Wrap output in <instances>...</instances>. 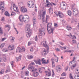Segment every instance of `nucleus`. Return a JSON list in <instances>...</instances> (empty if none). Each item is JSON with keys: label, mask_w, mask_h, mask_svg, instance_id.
Segmentation results:
<instances>
[{"label": "nucleus", "mask_w": 79, "mask_h": 79, "mask_svg": "<svg viewBox=\"0 0 79 79\" xmlns=\"http://www.w3.org/2000/svg\"><path fill=\"white\" fill-rule=\"evenodd\" d=\"M25 52V48L23 47L22 48H21L20 50V52Z\"/></svg>", "instance_id": "473e14b6"}, {"label": "nucleus", "mask_w": 79, "mask_h": 79, "mask_svg": "<svg viewBox=\"0 0 79 79\" xmlns=\"http://www.w3.org/2000/svg\"><path fill=\"white\" fill-rule=\"evenodd\" d=\"M15 29L16 32H17V34H18L19 32H18V30H16V28H14Z\"/></svg>", "instance_id": "680f3d73"}, {"label": "nucleus", "mask_w": 79, "mask_h": 79, "mask_svg": "<svg viewBox=\"0 0 79 79\" xmlns=\"http://www.w3.org/2000/svg\"><path fill=\"white\" fill-rule=\"evenodd\" d=\"M51 28H53V27H52V23H49L47 24V30L48 31L49 29Z\"/></svg>", "instance_id": "9b49d317"}, {"label": "nucleus", "mask_w": 79, "mask_h": 79, "mask_svg": "<svg viewBox=\"0 0 79 79\" xmlns=\"http://www.w3.org/2000/svg\"><path fill=\"white\" fill-rule=\"evenodd\" d=\"M35 64H34V62H32L31 63L28 67V69L29 70H30V69H32L31 71V72H35L37 71V69H35V68H34V67L32 66L33 65H34Z\"/></svg>", "instance_id": "20e7f679"}, {"label": "nucleus", "mask_w": 79, "mask_h": 79, "mask_svg": "<svg viewBox=\"0 0 79 79\" xmlns=\"http://www.w3.org/2000/svg\"><path fill=\"white\" fill-rule=\"evenodd\" d=\"M57 69L56 70V71L58 73H60V71H61L62 69L61 66L60 65L57 66Z\"/></svg>", "instance_id": "1a4fd4ad"}, {"label": "nucleus", "mask_w": 79, "mask_h": 79, "mask_svg": "<svg viewBox=\"0 0 79 79\" xmlns=\"http://www.w3.org/2000/svg\"><path fill=\"white\" fill-rule=\"evenodd\" d=\"M49 63V60H47V62H43V63H44V64H48Z\"/></svg>", "instance_id": "4c0bfd02"}, {"label": "nucleus", "mask_w": 79, "mask_h": 79, "mask_svg": "<svg viewBox=\"0 0 79 79\" xmlns=\"http://www.w3.org/2000/svg\"><path fill=\"white\" fill-rule=\"evenodd\" d=\"M52 77H54V75H55V73H54V71L53 70H52Z\"/></svg>", "instance_id": "864d4df0"}, {"label": "nucleus", "mask_w": 79, "mask_h": 79, "mask_svg": "<svg viewBox=\"0 0 79 79\" xmlns=\"http://www.w3.org/2000/svg\"><path fill=\"white\" fill-rule=\"evenodd\" d=\"M38 40L37 39V36H36L35 38V41H37Z\"/></svg>", "instance_id": "0e129e2a"}, {"label": "nucleus", "mask_w": 79, "mask_h": 79, "mask_svg": "<svg viewBox=\"0 0 79 79\" xmlns=\"http://www.w3.org/2000/svg\"><path fill=\"white\" fill-rule=\"evenodd\" d=\"M59 43L60 44V45H64V44L62 42H60Z\"/></svg>", "instance_id": "69168bd1"}, {"label": "nucleus", "mask_w": 79, "mask_h": 79, "mask_svg": "<svg viewBox=\"0 0 79 79\" xmlns=\"http://www.w3.org/2000/svg\"><path fill=\"white\" fill-rule=\"evenodd\" d=\"M5 72V71H4V69L2 70L1 71H0V74H3Z\"/></svg>", "instance_id": "72a5a7b5"}, {"label": "nucleus", "mask_w": 79, "mask_h": 79, "mask_svg": "<svg viewBox=\"0 0 79 79\" xmlns=\"http://www.w3.org/2000/svg\"><path fill=\"white\" fill-rule=\"evenodd\" d=\"M3 30L1 27H0V34H3Z\"/></svg>", "instance_id": "c9c22d12"}, {"label": "nucleus", "mask_w": 79, "mask_h": 79, "mask_svg": "<svg viewBox=\"0 0 79 79\" xmlns=\"http://www.w3.org/2000/svg\"><path fill=\"white\" fill-rule=\"evenodd\" d=\"M76 63H75L74 64V65H73V66L72 67H73V68H75V67H76Z\"/></svg>", "instance_id": "e2e57ef3"}, {"label": "nucleus", "mask_w": 79, "mask_h": 79, "mask_svg": "<svg viewBox=\"0 0 79 79\" xmlns=\"http://www.w3.org/2000/svg\"><path fill=\"white\" fill-rule=\"evenodd\" d=\"M5 45V44H1L0 45V47L1 48H3V47H4Z\"/></svg>", "instance_id": "58836bf2"}, {"label": "nucleus", "mask_w": 79, "mask_h": 79, "mask_svg": "<svg viewBox=\"0 0 79 79\" xmlns=\"http://www.w3.org/2000/svg\"><path fill=\"white\" fill-rule=\"evenodd\" d=\"M20 10L21 12L23 13H27V11L26 8H24L23 6L21 7Z\"/></svg>", "instance_id": "0eeeda50"}, {"label": "nucleus", "mask_w": 79, "mask_h": 79, "mask_svg": "<svg viewBox=\"0 0 79 79\" xmlns=\"http://www.w3.org/2000/svg\"><path fill=\"white\" fill-rule=\"evenodd\" d=\"M50 29L48 30V32L49 34H51L52 33L53 34V31L55 30V29L53 28H49Z\"/></svg>", "instance_id": "9d476101"}, {"label": "nucleus", "mask_w": 79, "mask_h": 79, "mask_svg": "<svg viewBox=\"0 0 79 79\" xmlns=\"http://www.w3.org/2000/svg\"><path fill=\"white\" fill-rule=\"evenodd\" d=\"M5 15L6 16H10V14L8 13V12L7 11L5 12Z\"/></svg>", "instance_id": "393cba45"}, {"label": "nucleus", "mask_w": 79, "mask_h": 79, "mask_svg": "<svg viewBox=\"0 0 79 79\" xmlns=\"http://www.w3.org/2000/svg\"><path fill=\"white\" fill-rule=\"evenodd\" d=\"M48 10L50 13H52V14H53V8L50 7V8L48 9Z\"/></svg>", "instance_id": "a211bd4d"}, {"label": "nucleus", "mask_w": 79, "mask_h": 79, "mask_svg": "<svg viewBox=\"0 0 79 79\" xmlns=\"http://www.w3.org/2000/svg\"><path fill=\"white\" fill-rule=\"evenodd\" d=\"M0 10H2V12H4V11H5V9L4 8V7L2 6L1 7V8H0Z\"/></svg>", "instance_id": "5701e85b"}, {"label": "nucleus", "mask_w": 79, "mask_h": 79, "mask_svg": "<svg viewBox=\"0 0 79 79\" xmlns=\"http://www.w3.org/2000/svg\"><path fill=\"white\" fill-rule=\"evenodd\" d=\"M69 77L70 79H74L73 78V77L72 76V73H70L69 75Z\"/></svg>", "instance_id": "7c9ffc66"}, {"label": "nucleus", "mask_w": 79, "mask_h": 79, "mask_svg": "<svg viewBox=\"0 0 79 79\" xmlns=\"http://www.w3.org/2000/svg\"><path fill=\"white\" fill-rule=\"evenodd\" d=\"M6 39V38H4L2 39V41H4Z\"/></svg>", "instance_id": "774afa93"}, {"label": "nucleus", "mask_w": 79, "mask_h": 79, "mask_svg": "<svg viewBox=\"0 0 79 79\" xmlns=\"http://www.w3.org/2000/svg\"><path fill=\"white\" fill-rule=\"evenodd\" d=\"M32 44V43L31 42H29L28 43V46H29L30 45H31Z\"/></svg>", "instance_id": "79ce46f5"}, {"label": "nucleus", "mask_w": 79, "mask_h": 79, "mask_svg": "<svg viewBox=\"0 0 79 79\" xmlns=\"http://www.w3.org/2000/svg\"><path fill=\"white\" fill-rule=\"evenodd\" d=\"M3 60L5 62H6V57H3Z\"/></svg>", "instance_id": "49530a36"}, {"label": "nucleus", "mask_w": 79, "mask_h": 79, "mask_svg": "<svg viewBox=\"0 0 79 79\" xmlns=\"http://www.w3.org/2000/svg\"><path fill=\"white\" fill-rule=\"evenodd\" d=\"M4 19H5V18H4V17H3L2 18V19L1 20V21H3L4 20Z\"/></svg>", "instance_id": "338daca9"}, {"label": "nucleus", "mask_w": 79, "mask_h": 79, "mask_svg": "<svg viewBox=\"0 0 79 79\" xmlns=\"http://www.w3.org/2000/svg\"><path fill=\"white\" fill-rule=\"evenodd\" d=\"M14 63V61H12L10 62V64L12 66V68H13V66H14L13 63Z\"/></svg>", "instance_id": "ea45409f"}, {"label": "nucleus", "mask_w": 79, "mask_h": 79, "mask_svg": "<svg viewBox=\"0 0 79 79\" xmlns=\"http://www.w3.org/2000/svg\"><path fill=\"white\" fill-rule=\"evenodd\" d=\"M4 4V2H1V4H0V6H2V5H3Z\"/></svg>", "instance_id": "052dcab7"}, {"label": "nucleus", "mask_w": 79, "mask_h": 79, "mask_svg": "<svg viewBox=\"0 0 79 79\" xmlns=\"http://www.w3.org/2000/svg\"><path fill=\"white\" fill-rule=\"evenodd\" d=\"M21 55H20L19 57L17 58V61H19L21 60Z\"/></svg>", "instance_id": "c756f323"}, {"label": "nucleus", "mask_w": 79, "mask_h": 79, "mask_svg": "<svg viewBox=\"0 0 79 79\" xmlns=\"http://www.w3.org/2000/svg\"><path fill=\"white\" fill-rule=\"evenodd\" d=\"M15 15H16V14L15 12H12L11 14V15H10L11 16L12 15H15Z\"/></svg>", "instance_id": "de8ad7c7"}, {"label": "nucleus", "mask_w": 79, "mask_h": 79, "mask_svg": "<svg viewBox=\"0 0 79 79\" xmlns=\"http://www.w3.org/2000/svg\"><path fill=\"white\" fill-rule=\"evenodd\" d=\"M29 72L28 71H27L25 74V76H29Z\"/></svg>", "instance_id": "09e8293b"}, {"label": "nucleus", "mask_w": 79, "mask_h": 79, "mask_svg": "<svg viewBox=\"0 0 79 79\" xmlns=\"http://www.w3.org/2000/svg\"><path fill=\"white\" fill-rule=\"evenodd\" d=\"M54 26H55V27H58V24L57 23H54Z\"/></svg>", "instance_id": "bf43d9fd"}, {"label": "nucleus", "mask_w": 79, "mask_h": 79, "mask_svg": "<svg viewBox=\"0 0 79 79\" xmlns=\"http://www.w3.org/2000/svg\"><path fill=\"white\" fill-rule=\"evenodd\" d=\"M60 48H61L62 49V50H63V48H64V49H66V47H62L61 46H60Z\"/></svg>", "instance_id": "603ef678"}, {"label": "nucleus", "mask_w": 79, "mask_h": 79, "mask_svg": "<svg viewBox=\"0 0 79 79\" xmlns=\"http://www.w3.org/2000/svg\"><path fill=\"white\" fill-rule=\"evenodd\" d=\"M53 55L54 56L57 58L56 59H55V60H56V63H58V57H57L56 56V55H55V54H54V53H53Z\"/></svg>", "instance_id": "c85d7f7f"}, {"label": "nucleus", "mask_w": 79, "mask_h": 79, "mask_svg": "<svg viewBox=\"0 0 79 79\" xmlns=\"http://www.w3.org/2000/svg\"><path fill=\"white\" fill-rule=\"evenodd\" d=\"M55 50H56V51H57V52H60V49H59L58 48H56Z\"/></svg>", "instance_id": "13d9d810"}, {"label": "nucleus", "mask_w": 79, "mask_h": 79, "mask_svg": "<svg viewBox=\"0 0 79 79\" xmlns=\"http://www.w3.org/2000/svg\"><path fill=\"white\" fill-rule=\"evenodd\" d=\"M10 38L12 39H11V40L13 41L14 40V39H15V38L12 37V36H10Z\"/></svg>", "instance_id": "6e6d98bb"}, {"label": "nucleus", "mask_w": 79, "mask_h": 79, "mask_svg": "<svg viewBox=\"0 0 79 79\" xmlns=\"http://www.w3.org/2000/svg\"><path fill=\"white\" fill-rule=\"evenodd\" d=\"M21 48L19 47H17L16 50V52H21Z\"/></svg>", "instance_id": "f3484780"}, {"label": "nucleus", "mask_w": 79, "mask_h": 79, "mask_svg": "<svg viewBox=\"0 0 79 79\" xmlns=\"http://www.w3.org/2000/svg\"><path fill=\"white\" fill-rule=\"evenodd\" d=\"M41 44L43 45L44 47L46 48L47 50V51H44L42 53V55L44 56V55H46L48 53V52H49V51H48V50H49V47L47 44L44 43V41H43L41 43Z\"/></svg>", "instance_id": "f03ea898"}, {"label": "nucleus", "mask_w": 79, "mask_h": 79, "mask_svg": "<svg viewBox=\"0 0 79 79\" xmlns=\"http://www.w3.org/2000/svg\"><path fill=\"white\" fill-rule=\"evenodd\" d=\"M49 17V16H48V15H47L46 17V23H47V19H48V18Z\"/></svg>", "instance_id": "3c124183"}, {"label": "nucleus", "mask_w": 79, "mask_h": 79, "mask_svg": "<svg viewBox=\"0 0 79 79\" xmlns=\"http://www.w3.org/2000/svg\"><path fill=\"white\" fill-rule=\"evenodd\" d=\"M39 73L37 72H34L33 73V75L34 77H37V76H39Z\"/></svg>", "instance_id": "ddd939ff"}, {"label": "nucleus", "mask_w": 79, "mask_h": 79, "mask_svg": "<svg viewBox=\"0 0 79 79\" xmlns=\"http://www.w3.org/2000/svg\"><path fill=\"white\" fill-rule=\"evenodd\" d=\"M35 63L36 64H38L40 65L41 64V63H40V60H38L36 62H35Z\"/></svg>", "instance_id": "a878e982"}, {"label": "nucleus", "mask_w": 79, "mask_h": 79, "mask_svg": "<svg viewBox=\"0 0 79 79\" xmlns=\"http://www.w3.org/2000/svg\"><path fill=\"white\" fill-rule=\"evenodd\" d=\"M5 28H8L9 29L8 30V31H9L10 30V25H8L6 24L5 25Z\"/></svg>", "instance_id": "4468645a"}, {"label": "nucleus", "mask_w": 79, "mask_h": 79, "mask_svg": "<svg viewBox=\"0 0 79 79\" xmlns=\"http://www.w3.org/2000/svg\"><path fill=\"white\" fill-rule=\"evenodd\" d=\"M27 17H28V16L27 15H25L24 16V17H22V16H20L19 17V19L21 23H22L23 19L24 22L27 23V22H28V19H29V18Z\"/></svg>", "instance_id": "7ed1b4c3"}, {"label": "nucleus", "mask_w": 79, "mask_h": 79, "mask_svg": "<svg viewBox=\"0 0 79 79\" xmlns=\"http://www.w3.org/2000/svg\"><path fill=\"white\" fill-rule=\"evenodd\" d=\"M66 29L68 31H71V29H72V28L69 27V26H67L66 27Z\"/></svg>", "instance_id": "6ab92c4d"}, {"label": "nucleus", "mask_w": 79, "mask_h": 79, "mask_svg": "<svg viewBox=\"0 0 79 79\" xmlns=\"http://www.w3.org/2000/svg\"><path fill=\"white\" fill-rule=\"evenodd\" d=\"M39 71L40 73H42V69L40 68L39 69Z\"/></svg>", "instance_id": "a19ab883"}, {"label": "nucleus", "mask_w": 79, "mask_h": 79, "mask_svg": "<svg viewBox=\"0 0 79 79\" xmlns=\"http://www.w3.org/2000/svg\"><path fill=\"white\" fill-rule=\"evenodd\" d=\"M75 73H76V71L77 72H76V74H75V75H76V74H77V73H79V72H78V71H79V70H78V69H75Z\"/></svg>", "instance_id": "e433bc0d"}, {"label": "nucleus", "mask_w": 79, "mask_h": 79, "mask_svg": "<svg viewBox=\"0 0 79 79\" xmlns=\"http://www.w3.org/2000/svg\"><path fill=\"white\" fill-rule=\"evenodd\" d=\"M68 14L69 16H71V15L72 14L71 11V10H69L68 12Z\"/></svg>", "instance_id": "bb28decb"}, {"label": "nucleus", "mask_w": 79, "mask_h": 79, "mask_svg": "<svg viewBox=\"0 0 79 79\" xmlns=\"http://www.w3.org/2000/svg\"><path fill=\"white\" fill-rule=\"evenodd\" d=\"M8 48L9 50H13V48H12V47H11V46L10 45L8 47Z\"/></svg>", "instance_id": "2f4dec72"}, {"label": "nucleus", "mask_w": 79, "mask_h": 79, "mask_svg": "<svg viewBox=\"0 0 79 79\" xmlns=\"http://www.w3.org/2000/svg\"><path fill=\"white\" fill-rule=\"evenodd\" d=\"M79 14V10L77 9H74L73 10V14L74 16H76Z\"/></svg>", "instance_id": "423d86ee"}, {"label": "nucleus", "mask_w": 79, "mask_h": 79, "mask_svg": "<svg viewBox=\"0 0 79 79\" xmlns=\"http://www.w3.org/2000/svg\"><path fill=\"white\" fill-rule=\"evenodd\" d=\"M10 79V77H9V76L7 75L4 76V79Z\"/></svg>", "instance_id": "b1692460"}, {"label": "nucleus", "mask_w": 79, "mask_h": 79, "mask_svg": "<svg viewBox=\"0 0 79 79\" xmlns=\"http://www.w3.org/2000/svg\"><path fill=\"white\" fill-rule=\"evenodd\" d=\"M74 60H75V57H73V59L72 62H70L69 64V66H71V65L73 63V61H74Z\"/></svg>", "instance_id": "aec40b11"}, {"label": "nucleus", "mask_w": 79, "mask_h": 79, "mask_svg": "<svg viewBox=\"0 0 79 79\" xmlns=\"http://www.w3.org/2000/svg\"><path fill=\"white\" fill-rule=\"evenodd\" d=\"M10 69H7L6 71V73H8V72H10Z\"/></svg>", "instance_id": "8fccbe9b"}, {"label": "nucleus", "mask_w": 79, "mask_h": 79, "mask_svg": "<svg viewBox=\"0 0 79 79\" xmlns=\"http://www.w3.org/2000/svg\"><path fill=\"white\" fill-rule=\"evenodd\" d=\"M19 5L20 6H21L22 5H23V3H18Z\"/></svg>", "instance_id": "a18cd8bd"}, {"label": "nucleus", "mask_w": 79, "mask_h": 79, "mask_svg": "<svg viewBox=\"0 0 79 79\" xmlns=\"http://www.w3.org/2000/svg\"><path fill=\"white\" fill-rule=\"evenodd\" d=\"M55 64L54 63V61H52V67H54L55 66Z\"/></svg>", "instance_id": "37998d69"}, {"label": "nucleus", "mask_w": 79, "mask_h": 79, "mask_svg": "<svg viewBox=\"0 0 79 79\" xmlns=\"http://www.w3.org/2000/svg\"><path fill=\"white\" fill-rule=\"evenodd\" d=\"M74 77H75L76 79H79V74H75L74 75Z\"/></svg>", "instance_id": "dca6fc26"}, {"label": "nucleus", "mask_w": 79, "mask_h": 79, "mask_svg": "<svg viewBox=\"0 0 79 79\" xmlns=\"http://www.w3.org/2000/svg\"><path fill=\"white\" fill-rule=\"evenodd\" d=\"M45 29L44 28H41L39 30V34L40 35L39 36V37H40V36H41L43 37V36H44V35L45 34Z\"/></svg>", "instance_id": "39448f33"}, {"label": "nucleus", "mask_w": 79, "mask_h": 79, "mask_svg": "<svg viewBox=\"0 0 79 79\" xmlns=\"http://www.w3.org/2000/svg\"><path fill=\"white\" fill-rule=\"evenodd\" d=\"M33 25H34V24H36V19L35 18H34L33 19Z\"/></svg>", "instance_id": "412c9836"}, {"label": "nucleus", "mask_w": 79, "mask_h": 79, "mask_svg": "<svg viewBox=\"0 0 79 79\" xmlns=\"http://www.w3.org/2000/svg\"><path fill=\"white\" fill-rule=\"evenodd\" d=\"M48 74H49L48 76V77H50V76H51V71H50L49 72H48Z\"/></svg>", "instance_id": "c03bdc74"}, {"label": "nucleus", "mask_w": 79, "mask_h": 79, "mask_svg": "<svg viewBox=\"0 0 79 79\" xmlns=\"http://www.w3.org/2000/svg\"><path fill=\"white\" fill-rule=\"evenodd\" d=\"M72 42H73V43L76 44V40H72Z\"/></svg>", "instance_id": "4d7b16f0"}, {"label": "nucleus", "mask_w": 79, "mask_h": 79, "mask_svg": "<svg viewBox=\"0 0 79 79\" xmlns=\"http://www.w3.org/2000/svg\"><path fill=\"white\" fill-rule=\"evenodd\" d=\"M53 6V5L50 2L47 5H46L45 6L47 7H50L51 6Z\"/></svg>", "instance_id": "2eb2a0df"}, {"label": "nucleus", "mask_w": 79, "mask_h": 79, "mask_svg": "<svg viewBox=\"0 0 79 79\" xmlns=\"http://www.w3.org/2000/svg\"><path fill=\"white\" fill-rule=\"evenodd\" d=\"M45 12L46 11H44L43 13V14L42 15V16H45Z\"/></svg>", "instance_id": "5fc2aeb1"}, {"label": "nucleus", "mask_w": 79, "mask_h": 79, "mask_svg": "<svg viewBox=\"0 0 79 79\" xmlns=\"http://www.w3.org/2000/svg\"><path fill=\"white\" fill-rule=\"evenodd\" d=\"M27 56L28 59H29L30 60L34 58V57L32 55H28Z\"/></svg>", "instance_id": "4be33fe9"}, {"label": "nucleus", "mask_w": 79, "mask_h": 79, "mask_svg": "<svg viewBox=\"0 0 79 79\" xmlns=\"http://www.w3.org/2000/svg\"><path fill=\"white\" fill-rule=\"evenodd\" d=\"M29 27H30V25L29 24H27V25L26 28L25 29L26 32L27 33V38L30 37L32 34L31 29H30Z\"/></svg>", "instance_id": "f257e3e1"}, {"label": "nucleus", "mask_w": 79, "mask_h": 79, "mask_svg": "<svg viewBox=\"0 0 79 79\" xmlns=\"http://www.w3.org/2000/svg\"><path fill=\"white\" fill-rule=\"evenodd\" d=\"M62 76H66V74L64 72H63L61 75Z\"/></svg>", "instance_id": "f704fd0d"}, {"label": "nucleus", "mask_w": 79, "mask_h": 79, "mask_svg": "<svg viewBox=\"0 0 79 79\" xmlns=\"http://www.w3.org/2000/svg\"><path fill=\"white\" fill-rule=\"evenodd\" d=\"M46 60H45V58H43L42 59L41 61L42 64H45V63H43L44 62H45Z\"/></svg>", "instance_id": "cd10ccee"}, {"label": "nucleus", "mask_w": 79, "mask_h": 79, "mask_svg": "<svg viewBox=\"0 0 79 79\" xmlns=\"http://www.w3.org/2000/svg\"><path fill=\"white\" fill-rule=\"evenodd\" d=\"M32 2L29 1L28 3L27 6L29 8H33L34 7V3H32Z\"/></svg>", "instance_id": "6e6552de"}, {"label": "nucleus", "mask_w": 79, "mask_h": 79, "mask_svg": "<svg viewBox=\"0 0 79 79\" xmlns=\"http://www.w3.org/2000/svg\"><path fill=\"white\" fill-rule=\"evenodd\" d=\"M58 14H57V16H59V18H62L63 17V14L62 13H61L60 12H58Z\"/></svg>", "instance_id": "f8f14e48"}]
</instances>
